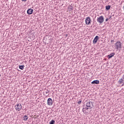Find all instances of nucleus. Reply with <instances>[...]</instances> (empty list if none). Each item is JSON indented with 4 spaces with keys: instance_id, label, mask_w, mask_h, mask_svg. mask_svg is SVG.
Segmentation results:
<instances>
[{
    "instance_id": "1",
    "label": "nucleus",
    "mask_w": 124,
    "mask_h": 124,
    "mask_svg": "<svg viewBox=\"0 0 124 124\" xmlns=\"http://www.w3.org/2000/svg\"><path fill=\"white\" fill-rule=\"evenodd\" d=\"M92 108H93V103L89 101V102H87L86 106L85 108H83L82 111L84 114L87 115V114H89V111H87L86 110L92 109Z\"/></svg>"
},
{
    "instance_id": "2",
    "label": "nucleus",
    "mask_w": 124,
    "mask_h": 124,
    "mask_svg": "<svg viewBox=\"0 0 124 124\" xmlns=\"http://www.w3.org/2000/svg\"><path fill=\"white\" fill-rule=\"evenodd\" d=\"M116 49L119 50V49H122V43L120 41H118L115 44Z\"/></svg>"
},
{
    "instance_id": "3",
    "label": "nucleus",
    "mask_w": 124,
    "mask_h": 124,
    "mask_svg": "<svg viewBox=\"0 0 124 124\" xmlns=\"http://www.w3.org/2000/svg\"><path fill=\"white\" fill-rule=\"evenodd\" d=\"M16 111H21L22 110V105L21 104H17L15 106Z\"/></svg>"
},
{
    "instance_id": "4",
    "label": "nucleus",
    "mask_w": 124,
    "mask_h": 124,
    "mask_svg": "<svg viewBox=\"0 0 124 124\" xmlns=\"http://www.w3.org/2000/svg\"><path fill=\"white\" fill-rule=\"evenodd\" d=\"M97 21L100 24H102V23L104 22V17H103V16H100V17L97 18Z\"/></svg>"
},
{
    "instance_id": "5",
    "label": "nucleus",
    "mask_w": 124,
    "mask_h": 124,
    "mask_svg": "<svg viewBox=\"0 0 124 124\" xmlns=\"http://www.w3.org/2000/svg\"><path fill=\"white\" fill-rule=\"evenodd\" d=\"M86 25H90L91 24V17H88L85 19Z\"/></svg>"
},
{
    "instance_id": "6",
    "label": "nucleus",
    "mask_w": 124,
    "mask_h": 124,
    "mask_svg": "<svg viewBox=\"0 0 124 124\" xmlns=\"http://www.w3.org/2000/svg\"><path fill=\"white\" fill-rule=\"evenodd\" d=\"M47 105L51 106V105H53V100L51 98H49L47 99Z\"/></svg>"
},
{
    "instance_id": "7",
    "label": "nucleus",
    "mask_w": 124,
    "mask_h": 124,
    "mask_svg": "<svg viewBox=\"0 0 124 124\" xmlns=\"http://www.w3.org/2000/svg\"><path fill=\"white\" fill-rule=\"evenodd\" d=\"M33 13V10L32 9H31V8L27 10V14L29 15H31Z\"/></svg>"
},
{
    "instance_id": "8",
    "label": "nucleus",
    "mask_w": 124,
    "mask_h": 124,
    "mask_svg": "<svg viewBox=\"0 0 124 124\" xmlns=\"http://www.w3.org/2000/svg\"><path fill=\"white\" fill-rule=\"evenodd\" d=\"M98 40V36H96L93 40V44H96Z\"/></svg>"
},
{
    "instance_id": "9",
    "label": "nucleus",
    "mask_w": 124,
    "mask_h": 124,
    "mask_svg": "<svg viewBox=\"0 0 124 124\" xmlns=\"http://www.w3.org/2000/svg\"><path fill=\"white\" fill-rule=\"evenodd\" d=\"M115 56V53L114 52L111 53L110 54L108 55V59H111V58H113Z\"/></svg>"
},
{
    "instance_id": "10",
    "label": "nucleus",
    "mask_w": 124,
    "mask_h": 124,
    "mask_svg": "<svg viewBox=\"0 0 124 124\" xmlns=\"http://www.w3.org/2000/svg\"><path fill=\"white\" fill-rule=\"evenodd\" d=\"M91 84H99V80H95L91 82Z\"/></svg>"
},
{
    "instance_id": "11",
    "label": "nucleus",
    "mask_w": 124,
    "mask_h": 124,
    "mask_svg": "<svg viewBox=\"0 0 124 124\" xmlns=\"http://www.w3.org/2000/svg\"><path fill=\"white\" fill-rule=\"evenodd\" d=\"M19 69H21V70H23L24 68H25V65H19Z\"/></svg>"
},
{
    "instance_id": "12",
    "label": "nucleus",
    "mask_w": 124,
    "mask_h": 124,
    "mask_svg": "<svg viewBox=\"0 0 124 124\" xmlns=\"http://www.w3.org/2000/svg\"><path fill=\"white\" fill-rule=\"evenodd\" d=\"M110 8H111V5H108L106 6V10H109Z\"/></svg>"
},
{
    "instance_id": "13",
    "label": "nucleus",
    "mask_w": 124,
    "mask_h": 124,
    "mask_svg": "<svg viewBox=\"0 0 124 124\" xmlns=\"http://www.w3.org/2000/svg\"><path fill=\"white\" fill-rule=\"evenodd\" d=\"M23 119L25 121H27L28 120V116L27 115H25L24 117H23Z\"/></svg>"
},
{
    "instance_id": "14",
    "label": "nucleus",
    "mask_w": 124,
    "mask_h": 124,
    "mask_svg": "<svg viewBox=\"0 0 124 124\" xmlns=\"http://www.w3.org/2000/svg\"><path fill=\"white\" fill-rule=\"evenodd\" d=\"M49 124H55V121L52 120L49 122Z\"/></svg>"
},
{
    "instance_id": "15",
    "label": "nucleus",
    "mask_w": 124,
    "mask_h": 124,
    "mask_svg": "<svg viewBox=\"0 0 124 124\" xmlns=\"http://www.w3.org/2000/svg\"><path fill=\"white\" fill-rule=\"evenodd\" d=\"M69 9L70 10H73V7L72 6H70L69 7Z\"/></svg>"
},
{
    "instance_id": "16",
    "label": "nucleus",
    "mask_w": 124,
    "mask_h": 124,
    "mask_svg": "<svg viewBox=\"0 0 124 124\" xmlns=\"http://www.w3.org/2000/svg\"><path fill=\"white\" fill-rule=\"evenodd\" d=\"M78 104H81V103H82V101H79L78 102Z\"/></svg>"
},
{
    "instance_id": "17",
    "label": "nucleus",
    "mask_w": 124,
    "mask_h": 124,
    "mask_svg": "<svg viewBox=\"0 0 124 124\" xmlns=\"http://www.w3.org/2000/svg\"><path fill=\"white\" fill-rule=\"evenodd\" d=\"M108 20H109L108 18L106 19L105 20L106 22H108Z\"/></svg>"
},
{
    "instance_id": "18",
    "label": "nucleus",
    "mask_w": 124,
    "mask_h": 124,
    "mask_svg": "<svg viewBox=\"0 0 124 124\" xmlns=\"http://www.w3.org/2000/svg\"><path fill=\"white\" fill-rule=\"evenodd\" d=\"M22 1H26L27 0H22Z\"/></svg>"
},
{
    "instance_id": "19",
    "label": "nucleus",
    "mask_w": 124,
    "mask_h": 124,
    "mask_svg": "<svg viewBox=\"0 0 124 124\" xmlns=\"http://www.w3.org/2000/svg\"><path fill=\"white\" fill-rule=\"evenodd\" d=\"M46 93H49V92H46Z\"/></svg>"
},
{
    "instance_id": "20",
    "label": "nucleus",
    "mask_w": 124,
    "mask_h": 124,
    "mask_svg": "<svg viewBox=\"0 0 124 124\" xmlns=\"http://www.w3.org/2000/svg\"><path fill=\"white\" fill-rule=\"evenodd\" d=\"M111 17H112V16H110V17L109 18V19H110V18H111Z\"/></svg>"
},
{
    "instance_id": "21",
    "label": "nucleus",
    "mask_w": 124,
    "mask_h": 124,
    "mask_svg": "<svg viewBox=\"0 0 124 124\" xmlns=\"http://www.w3.org/2000/svg\"><path fill=\"white\" fill-rule=\"evenodd\" d=\"M0 76H1V75L0 74Z\"/></svg>"
}]
</instances>
